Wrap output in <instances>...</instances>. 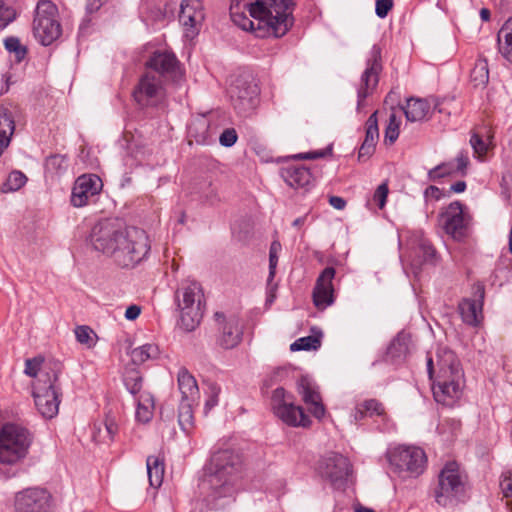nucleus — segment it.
<instances>
[{"label":"nucleus","instance_id":"obj_39","mask_svg":"<svg viewBox=\"0 0 512 512\" xmlns=\"http://www.w3.org/2000/svg\"><path fill=\"white\" fill-rule=\"evenodd\" d=\"M123 382L126 389L134 396L137 397L142 393L143 378L139 371L135 369L127 370L123 376Z\"/></svg>","mask_w":512,"mask_h":512},{"label":"nucleus","instance_id":"obj_12","mask_svg":"<svg viewBox=\"0 0 512 512\" xmlns=\"http://www.w3.org/2000/svg\"><path fill=\"white\" fill-rule=\"evenodd\" d=\"M132 96L141 108L158 106L165 98V88L161 77L153 72L145 73L135 85Z\"/></svg>","mask_w":512,"mask_h":512},{"label":"nucleus","instance_id":"obj_25","mask_svg":"<svg viewBox=\"0 0 512 512\" xmlns=\"http://www.w3.org/2000/svg\"><path fill=\"white\" fill-rule=\"evenodd\" d=\"M280 174L287 185L294 189H307L313 181L309 168L300 163H289L283 166Z\"/></svg>","mask_w":512,"mask_h":512},{"label":"nucleus","instance_id":"obj_29","mask_svg":"<svg viewBox=\"0 0 512 512\" xmlns=\"http://www.w3.org/2000/svg\"><path fill=\"white\" fill-rule=\"evenodd\" d=\"M407 121L419 122L427 118L431 110L428 99L410 98L403 108Z\"/></svg>","mask_w":512,"mask_h":512},{"label":"nucleus","instance_id":"obj_28","mask_svg":"<svg viewBox=\"0 0 512 512\" xmlns=\"http://www.w3.org/2000/svg\"><path fill=\"white\" fill-rule=\"evenodd\" d=\"M365 128V138L358 153L359 159L369 158L375 151L379 139L377 111L369 116Z\"/></svg>","mask_w":512,"mask_h":512},{"label":"nucleus","instance_id":"obj_46","mask_svg":"<svg viewBox=\"0 0 512 512\" xmlns=\"http://www.w3.org/2000/svg\"><path fill=\"white\" fill-rule=\"evenodd\" d=\"M400 124V119H398L394 113H391L385 129V142L393 144L397 140L399 136Z\"/></svg>","mask_w":512,"mask_h":512},{"label":"nucleus","instance_id":"obj_53","mask_svg":"<svg viewBox=\"0 0 512 512\" xmlns=\"http://www.w3.org/2000/svg\"><path fill=\"white\" fill-rule=\"evenodd\" d=\"M237 138L236 130L234 128H227L221 133L219 142L224 147H231L236 143Z\"/></svg>","mask_w":512,"mask_h":512},{"label":"nucleus","instance_id":"obj_58","mask_svg":"<svg viewBox=\"0 0 512 512\" xmlns=\"http://www.w3.org/2000/svg\"><path fill=\"white\" fill-rule=\"evenodd\" d=\"M500 486H501L504 496L506 498H511L512 497V476H511V474L503 476V478L500 482Z\"/></svg>","mask_w":512,"mask_h":512},{"label":"nucleus","instance_id":"obj_35","mask_svg":"<svg viewBox=\"0 0 512 512\" xmlns=\"http://www.w3.org/2000/svg\"><path fill=\"white\" fill-rule=\"evenodd\" d=\"M198 402L181 401L178 412V423L181 429L189 434L194 427L193 406Z\"/></svg>","mask_w":512,"mask_h":512},{"label":"nucleus","instance_id":"obj_30","mask_svg":"<svg viewBox=\"0 0 512 512\" xmlns=\"http://www.w3.org/2000/svg\"><path fill=\"white\" fill-rule=\"evenodd\" d=\"M136 413L135 417L138 422L148 423L154 414V397L150 392L143 391L139 396L135 397Z\"/></svg>","mask_w":512,"mask_h":512},{"label":"nucleus","instance_id":"obj_44","mask_svg":"<svg viewBox=\"0 0 512 512\" xmlns=\"http://www.w3.org/2000/svg\"><path fill=\"white\" fill-rule=\"evenodd\" d=\"M469 142L474 151V156L483 161L490 149L491 142L484 141L477 133L471 135Z\"/></svg>","mask_w":512,"mask_h":512},{"label":"nucleus","instance_id":"obj_52","mask_svg":"<svg viewBox=\"0 0 512 512\" xmlns=\"http://www.w3.org/2000/svg\"><path fill=\"white\" fill-rule=\"evenodd\" d=\"M388 185L386 183L380 184L375 190L372 201L378 206L379 209H383L386 204L388 196Z\"/></svg>","mask_w":512,"mask_h":512},{"label":"nucleus","instance_id":"obj_56","mask_svg":"<svg viewBox=\"0 0 512 512\" xmlns=\"http://www.w3.org/2000/svg\"><path fill=\"white\" fill-rule=\"evenodd\" d=\"M469 164V156L467 151H460L455 158V169L458 173L464 175Z\"/></svg>","mask_w":512,"mask_h":512},{"label":"nucleus","instance_id":"obj_51","mask_svg":"<svg viewBox=\"0 0 512 512\" xmlns=\"http://www.w3.org/2000/svg\"><path fill=\"white\" fill-rule=\"evenodd\" d=\"M92 335H94L93 330L88 326H78L75 329V336L79 343L86 344L89 347L94 344Z\"/></svg>","mask_w":512,"mask_h":512},{"label":"nucleus","instance_id":"obj_16","mask_svg":"<svg viewBox=\"0 0 512 512\" xmlns=\"http://www.w3.org/2000/svg\"><path fill=\"white\" fill-rule=\"evenodd\" d=\"M178 17L184 37L193 40L200 33L205 19L202 2L200 0H183Z\"/></svg>","mask_w":512,"mask_h":512},{"label":"nucleus","instance_id":"obj_31","mask_svg":"<svg viewBox=\"0 0 512 512\" xmlns=\"http://www.w3.org/2000/svg\"><path fill=\"white\" fill-rule=\"evenodd\" d=\"M103 426L105 429V434H102V426L94 424L92 436L93 439L98 443H109L112 442L118 433L119 426L115 420V418L111 415H106Z\"/></svg>","mask_w":512,"mask_h":512},{"label":"nucleus","instance_id":"obj_48","mask_svg":"<svg viewBox=\"0 0 512 512\" xmlns=\"http://www.w3.org/2000/svg\"><path fill=\"white\" fill-rule=\"evenodd\" d=\"M282 250L281 243L278 240H274L269 249V280H273L275 273H276V267L279 260V254Z\"/></svg>","mask_w":512,"mask_h":512},{"label":"nucleus","instance_id":"obj_33","mask_svg":"<svg viewBox=\"0 0 512 512\" xmlns=\"http://www.w3.org/2000/svg\"><path fill=\"white\" fill-rule=\"evenodd\" d=\"M148 480L152 487L161 486L164 478V462L157 456H149L146 461Z\"/></svg>","mask_w":512,"mask_h":512},{"label":"nucleus","instance_id":"obj_5","mask_svg":"<svg viewBox=\"0 0 512 512\" xmlns=\"http://www.w3.org/2000/svg\"><path fill=\"white\" fill-rule=\"evenodd\" d=\"M177 327L183 332L195 331L201 324L205 311L206 299L202 285L192 279L183 280L174 293Z\"/></svg>","mask_w":512,"mask_h":512},{"label":"nucleus","instance_id":"obj_4","mask_svg":"<svg viewBox=\"0 0 512 512\" xmlns=\"http://www.w3.org/2000/svg\"><path fill=\"white\" fill-rule=\"evenodd\" d=\"M34 441L33 432L26 426L5 423L0 429V479H10L19 475L17 465L29 454Z\"/></svg>","mask_w":512,"mask_h":512},{"label":"nucleus","instance_id":"obj_32","mask_svg":"<svg viewBox=\"0 0 512 512\" xmlns=\"http://www.w3.org/2000/svg\"><path fill=\"white\" fill-rule=\"evenodd\" d=\"M498 50L500 54L512 63V17L501 27L497 34Z\"/></svg>","mask_w":512,"mask_h":512},{"label":"nucleus","instance_id":"obj_57","mask_svg":"<svg viewBox=\"0 0 512 512\" xmlns=\"http://www.w3.org/2000/svg\"><path fill=\"white\" fill-rule=\"evenodd\" d=\"M443 196L442 191L436 186H429L424 191V198L426 201L434 200L437 201Z\"/></svg>","mask_w":512,"mask_h":512},{"label":"nucleus","instance_id":"obj_14","mask_svg":"<svg viewBox=\"0 0 512 512\" xmlns=\"http://www.w3.org/2000/svg\"><path fill=\"white\" fill-rule=\"evenodd\" d=\"M382 71L381 48L379 45H373L369 51L366 61V68L363 71L360 83L357 89V110L364 107L365 99L376 89L379 82V74Z\"/></svg>","mask_w":512,"mask_h":512},{"label":"nucleus","instance_id":"obj_23","mask_svg":"<svg viewBox=\"0 0 512 512\" xmlns=\"http://www.w3.org/2000/svg\"><path fill=\"white\" fill-rule=\"evenodd\" d=\"M230 16L235 25L244 31H253L256 19V0H232Z\"/></svg>","mask_w":512,"mask_h":512},{"label":"nucleus","instance_id":"obj_34","mask_svg":"<svg viewBox=\"0 0 512 512\" xmlns=\"http://www.w3.org/2000/svg\"><path fill=\"white\" fill-rule=\"evenodd\" d=\"M410 336L404 332L397 334L387 349V354L392 359H401L409 351Z\"/></svg>","mask_w":512,"mask_h":512},{"label":"nucleus","instance_id":"obj_40","mask_svg":"<svg viewBox=\"0 0 512 512\" xmlns=\"http://www.w3.org/2000/svg\"><path fill=\"white\" fill-rule=\"evenodd\" d=\"M232 230L239 241L246 242L254 235V222L251 218L240 219L234 223Z\"/></svg>","mask_w":512,"mask_h":512},{"label":"nucleus","instance_id":"obj_26","mask_svg":"<svg viewBox=\"0 0 512 512\" xmlns=\"http://www.w3.org/2000/svg\"><path fill=\"white\" fill-rule=\"evenodd\" d=\"M478 298L464 299L459 304V311L462 320L472 326H476L482 319V305L484 299V288L477 287Z\"/></svg>","mask_w":512,"mask_h":512},{"label":"nucleus","instance_id":"obj_20","mask_svg":"<svg viewBox=\"0 0 512 512\" xmlns=\"http://www.w3.org/2000/svg\"><path fill=\"white\" fill-rule=\"evenodd\" d=\"M297 391L307 406L308 411L317 419L325 416V407L322 402L319 387L313 379L302 376L297 382Z\"/></svg>","mask_w":512,"mask_h":512},{"label":"nucleus","instance_id":"obj_36","mask_svg":"<svg viewBox=\"0 0 512 512\" xmlns=\"http://www.w3.org/2000/svg\"><path fill=\"white\" fill-rule=\"evenodd\" d=\"M241 339V332L236 324H226L223 327L222 334L219 338L220 345L225 349L234 348Z\"/></svg>","mask_w":512,"mask_h":512},{"label":"nucleus","instance_id":"obj_2","mask_svg":"<svg viewBox=\"0 0 512 512\" xmlns=\"http://www.w3.org/2000/svg\"><path fill=\"white\" fill-rule=\"evenodd\" d=\"M244 474L245 462L240 453L230 449L214 452L201 484L207 503L232 496Z\"/></svg>","mask_w":512,"mask_h":512},{"label":"nucleus","instance_id":"obj_3","mask_svg":"<svg viewBox=\"0 0 512 512\" xmlns=\"http://www.w3.org/2000/svg\"><path fill=\"white\" fill-rule=\"evenodd\" d=\"M434 358L427 357V372L433 380L432 391L436 402L452 406L463 393L464 372L455 353L447 346H438Z\"/></svg>","mask_w":512,"mask_h":512},{"label":"nucleus","instance_id":"obj_15","mask_svg":"<svg viewBox=\"0 0 512 512\" xmlns=\"http://www.w3.org/2000/svg\"><path fill=\"white\" fill-rule=\"evenodd\" d=\"M15 512H51L52 495L44 488H27L15 495Z\"/></svg>","mask_w":512,"mask_h":512},{"label":"nucleus","instance_id":"obj_6","mask_svg":"<svg viewBox=\"0 0 512 512\" xmlns=\"http://www.w3.org/2000/svg\"><path fill=\"white\" fill-rule=\"evenodd\" d=\"M293 25L292 0H258V38H282Z\"/></svg>","mask_w":512,"mask_h":512},{"label":"nucleus","instance_id":"obj_61","mask_svg":"<svg viewBox=\"0 0 512 512\" xmlns=\"http://www.w3.org/2000/svg\"><path fill=\"white\" fill-rule=\"evenodd\" d=\"M267 281H268V295H267V299H266V304L271 305L275 299L274 292L276 290L277 285L272 283L273 280L268 279Z\"/></svg>","mask_w":512,"mask_h":512},{"label":"nucleus","instance_id":"obj_64","mask_svg":"<svg viewBox=\"0 0 512 512\" xmlns=\"http://www.w3.org/2000/svg\"><path fill=\"white\" fill-rule=\"evenodd\" d=\"M6 20L3 21L0 19V30L4 29L10 22H12L15 19V13L13 10L6 9Z\"/></svg>","mask_w":512,"mask_h":512},{"label":"nucleus","instance_id":"obj_59","mask_svg":"<svg viewBox=\"0 0 512 512\" xmlns=\"http://www.w3.org/2000/svg\"><path fill=\"white\" fill-rule=\"evenodd\" d=\"M329 204L337 210H342L346 206V201L342 197L331 196L329 198Z\"/></svg>","mask_w":512,"mask_h":512},{"label":"nucleus","instance_id":"obj_17","mask_svg":"<svg viewBox=\"0 0 512 512\" xmlns=\"http://www.w3.org/2000/svg\"><path fill=\"white\" fill-rule=\"evenodd\" d=\"M439 222L445 232L455 240H461L467 235L469 216L459 201H454L446 207L439 216Z\"/></svg>","mask_w":512,"mask_h":512},{"label":"nucleus","instance_id":"obj_10","mask_svg":"<svg viewBox=\"0 0 512 512\" xmlns=\"http://www.w3.org/2000/svg\"><path fill=\"white\" fill-rule=\"evenodd\" d=\"M387 457L395 471L406 472L411 477L421 475L427 466L426 453L417 446L400 445L391 449Z\"/></svg>","mask_w":512,"mask_h":512},{"label":"nucleus","instance_id":"obj_45","mask_svg":"<svg viewBox=\"0 0 512 512\" xmlns=\"http://www.w3.org/2000/svg\"><path fill=\"white\" fill-rule=\"evenodd\" d=\"M27 177L21 171H12L3 184V191H17L25 185Z\"/></svg>","mask_w":512,"mask_h":512},{"label":"nucleus","instance_id":"obj_42","mask_svg":"<svg viewBox=\"0 0 512 512\" xmlns=\"http://www.w3.org/2000/svg\"><path fill=\"white\" fill-rule=\"evenodd\" d=\"M15 131V121L12 113L3 107H0V136L11 138Z\"/></svg>","mask_w":512,"mask_h":512},{"label":"nucleus","instance_id":"obj_63","mask_svg":"<svg viewBox=\"0 0 512 512\" xmlns=\"http://www.w3.org/2000/svg\"><path fill=\"white\" fill-rule=\"evenodd\" d=\"M106 0H87V10L89 12L97 11Z\"/></svg>","mask_w":512,"mask_h":512},{"label":"nucleus","instance_id":"obj_60","mask_svg":"<svg viewBox=\"0 0 512 512\" xmlns=\"http://www.w3.org/2000/svg\"><path fill=\"white\" fill-rule=\"evenodd\" d=\"M140 308L136 305L129 306L125 311V317L128 320H135L140 315Z\"/></svg>","mask_w":512,"mask_h":512},{"label":"nucleus","instance_id":"obj_47","mask_svg":"<svg viewBox=\"0 0 512 512\" xmlns=\"http://www.w3.org/2000/svg\"><path fill=\"white\" fill-rule=\"evenodd\" d=\"M454 173H458V172L455 169V163L451 161V162H447V163H442V164L434 167L433 169H431L428 172V177L430 180L434 181L436 179L446 177V176L452 175Z\"/></svg>","mask_w":512,"mask_h":512},{"label":"nucleus","instance_id":"obj_27","mask_svg":"<svg viewBox=\"0 0 512 512\" xmlns=\"http://www.w3.org/2000/svg\"><path fill=\"white\" fill-rule=\"evenodd\" d=\"M178 389L181 401L198 402L200 391L195 377L185 367H181L177 374Z\"/></svg>","mask_w":512,"mask_h":512},{"label":"nucleus","instance_id":"obj_8","mask_svg":"<svg viewBox=\"0 0 512 512\" xmlns=\"http://www.w3.org/2000/svg\"><path fill=\"white\" fill-rule=\"evenodd\" d=\"M60 366L55 364L50 372L37 378L33 387V397L39 413L48 419L58 414L61 388L58 384Z\"/></svg>","mask_w":512,"mask_h":512},{"label":"nucleus","instance_id":"obj_22","mask_svg":"<svg viewBox=\"0 0 512 512\" xmlns=\"http://www.w3.org/2000/svg\"><path fill=\"white\" fill-rule=\"evenodd\" d=\"M335 269L326 267L318 276L313 289V303L318 309H325L334 302L333 279L335 277Z\"/></svg>","mask_w":512,"mask_h":512},{"label":"nucleus","instance_id":"obj_18","mask_svg":"<svg viewBox=\"0 0 512 512\" xmlns=\"http://www.w3.org/2000/svg\"><path fill=\"white\" fill-rule=\"evenodd\" d=\"M147 66L175 84H180L184 78V72L176 56L168 51H156L147 62Z\"/></svg>","mask_w":512,"mask_h":512},{"label":"nucleus","instance_id":"obj_54","mask_svg":"<svg viewBox=\"0 0 512 512\" xmlns=\"http://www.w3.org/2000/svg\"><path fill=\"white\" fill-rule=\"evenodd\" d=\"M393 6V0H376L375 13L379 18L383 19L392 10Z\"/></svg>","mask_w":512,"mask_h":512},{"label":"nucleus","instance_id":"obj_37","mask_svg":"<svg viewBox=\"0 0 512 512\" xmlns=\"http://www.w3.org/2000/svg\"><path fill=\"white\" fill-rule=\"evenodd\" d=\"M159 354L158 346L155 344H144L131 351V359L134 364L140 365L150 359L157 358Z\"/></svg>","mask_w":512,"mask_h":512},{"label":"nucleus","instance_id":"obj_38","mask_svg":"<svg viewBox=\"0 0 512 512\" xmlns=\"http://www.w3.org/2000/svg\"><path fill=\"white\" fill-rule=\"evenodd\" d=\"M321 337L322 333L318 331L317 333L305 337H301L294 341L290 345L291 351H310L317 350L321 346Z\"/></svg>","mask_w":512,"mask_h":512},{"label":"nucleus","instance_id":"obj_43","mask_svg":"<svg viewBox=\"0 0 512 512\" xmlns=\"http://www.w3.org/2000/svg\"><path fill=\"white\" fill-rule=\"evenodd\" d=\"M221 393V387L216 382H208L206 395L207 399L204 405V412L207 414L219 403V395Z\"/></svg>","mask_w":512,"mask_h":512},{"label":"nucleus","instance_id":"obj_19","mask_svg":"<svg viewBox=\"0 0 512 512\" xmlns=\"http://www.w3.org/2000/svg\"><path fill=\"white\" fill-rule=\"evenodd\" d=\"M103 183L95 174L79 176L74 184L71 194V204L74 207H83L89 200L100 193Z\"/></svg>","mask_w":512,"mask_h":512},{"label":"nucleus","instance_id":"obj_7","mask_svg":"<svg viewBox=\"0 0 512 512\" xmlns=\"http://www.w3.org/2000/svg\"><path fill=\"white\" fill-rule=\"evenodd\" d=\"M466 476L460 466L447 462L438 474V482L433 491L436 503L442 507H450L462 500L465 494Z\"/></svg>","mask_w":512,"mask_h":512},{"label":"nucleus","instance_id":"obj_55","mask_svg":"<svg viewBox=\"0 0 512 512\" xmlns=\"http://www.w3.org/2000/svg\"><path fill=\"white\" fill-rule=\"evenodd\" d=\"M66 157L63 155H53L47 158L46 168L48 170H62L65 168Z\"/></svg>","mask_w":512,"mask_h":512},{"label":"nucleus","instance_id":"obj_13","mask_svg":"<svg viewBox=\"0 0 512 512\" xmlns=\"http://www.w3.org/2000/svg\"><path fill=\"white\" fill-rule=\"evenodd\" d=\"M317 470L332 486L342 488L352 473V465L342 454L330 452L319 460Z\"/></svg>","mask_w":512,"mask_h":512},{"label":"nucleus","instance_id":"obj_21","mask_svg":"<svg viewBox=\"0 0 512 512\" xmlns=\"http://www.w3.org/2000/svg\"><path fill=\"white\" fill-rule=\"evenodd\" d=\"M408 246L413 254L411 255L413 266L420 267L423 263L434 264L436 262V250L422 231L418 230L410 233Z\"/></svg>","mask_w":512,"mask_h":512},{"label":"nucleus","instance_id":"obj_50","mask_svg":"<svg viewBox=\"0 0 512 512\" xmlns=\"http://www.w3.org/2000/svg\"><path fill=\"white\" fill-rule=\"evenodd\" d=\"M43 363L42 357H34L31 359H26L25 361V369L24 373L32 378L40 377L41 374H44L43 372H40L41 365Z\"/></svg>","mask_w":512,"mask_h":512},{"label":"nucleus","instance_id":"obj_1","mask_svg":"<svg viewBox=\"0 0 512 512\" xmlns=\"http://www.w3.org/2000/svg\"><path fill=\"white\" fill-rule=\"evenodd\" d=\"M91 242L96 250L110 255L122 268L139 264L147 258L151 249L145 230L131 226L120 231L109 221L94 226Z\"/></svg>","mask_w":512,"mask_h":512},{"label":"nucleus","instance_id":"obj_9","mask_svg":"<svg viewBox=\"0 0 512 512\" xmlns=\"http://www.w3.org/2000/svg\"><path fill=\"white\" fill-rule=\"evenodd\" d=\"M33 34L43 46L53 44L62 35L57 6L50 0H40L35 9Z\"/></svg>","mask_w":512,"mask_h":512},{"label":"nucleus","instance_id":"obj_41","mask_svg":"<svg viewBox=\"0 0 512 512\" xmlns=\"http://www.w3.org/2000/svg\"><path fill=\"white\" fill-rule=\"evenodd\" d=\"M471 81L475 86L485 85L489 79V70L486 60L479 59L471 71Z\"/></svg>","mask_w":512,"mask_h":512},{"label":"nucleus","instance_id":"obj_62","mask_svg":"<svg viewBox=\"0 0 512 512\" xmlns=\"http://www.w3.org/2000/svg\"><path fill=\"white\" fill-rule=\"evenodd\" d=\"M202 126H203L205 131L203 132V134H201L199 136H196V142L198 144L205 145V144H208L210 142V137L207 135L208 125L205 122H203Z\"/></svg>","mask_w":512,"mask_h":512},{"label":"nucleus","instance_id":"obj_11","mask_svg":"<svg viewBox=\"0 0 512 512\" xmlns=\"http://www.w3.org/2000/svg\"><path fill=\"white\" fill-rule=\"evenodd\" d=\"M271 405L274 414L285 424L293 427H308L311 423L301 406L293 403V396L284 388L279 387L273 391Z\"/></svg>","mask_w":512,"mask_h":512},{"label":"nucleus","instance_id":"obj_49","mask_svg":"<svg viewBox=\"0 0 512 512\" xmlns=\"http://www.w3.org/2000/svg\"><path fill=\"white\" fill-rule=\"evenodd\" d=\"M4 46L8 52L14 53L19 61H21L27 53L26 48L21 44L17 37H7L4 40Z\"/></svg>","mask_w":512,"mask_h":512},{"label":"nucleus","instance_id":"obj_24","mask_svg":"<svg viewBox=\"0 0 512 512\" xmlns=\"http://www.w3.org/2000/svg\"><path fill=\"white\" fill-rule=\"evenodd\" d=\"M387 416L385 406L378 399H364L357 401L349 415L352 424H358L365 418L379 417L385 419Z\"/></svg>","mask_w":512,"mask_h":512}]
</instances>
